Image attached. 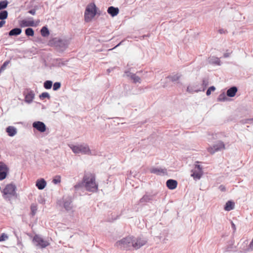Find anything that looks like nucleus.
I'll use <instances>...</instances> for the list:
<instances>
[{
  "label": "nucleus",
  "mask_w": 253,
  "mask_h": 253,
  "mask_svg": "<svg viewBox=\"0 0 253 253\" xmlns=\"http://www.w3.org/2000/svg\"><path fill=\"white\" fill-rule=\"evenodd\" d=\"M83 183L86 189L89 191L95 192L98 189L95 175L93 173H86L84 177Z\"/></svg>",
  "instance_id": "f257e3e1"
},
{
  "label": "nucleus",
  "mask_w": 253,
  "mask_h": 253,
  "mask_svg": "<svg viewBox=\"0 0 253 253\" xmlns=\"http://www.w3.org/2000/svg\"><path fill=\"white\" fill-rule=\"evenodd\" d=\"M69 147L72 151L76 154L81 153L88 155H95L96 152L95 150H91L89 146L86 144H81L78 145L70 144Z\"/></svg>",
  "instance_id": "f03ea898"
},
{
  "label": "nucleus",
  "mask_w": 253,
  "mask_h": 253,
  "mask_svg": "<svg viewBox=\"0 0 253 253\" xmlns=\"http://www.w3.org/2000/svg\"><path fill=\"white\" fill-rule=\"evenodd\" d=\"M97 14V8L94 3L88 4L85 8L84 18L85 22H90Z\"/></svg>",
  "instance_id": "7ed1b4c3"
},
{
  "label": "nucleus",
  "mask_w": 253,
  "mask_h": 253,
  "mask_svg": "<svg viewBox=\"0 0 253 253\" xmlns=\"http://www.w3.org/2000/svg\"><path fill=\"white\" fill-rule=\"evenodd\" d=\"M16 186L15 184L9 183L7 184L1 191L3 198L8 201H10L13 197H16Z\"/></svg>",
  "instance_id": "20e7f679"
},
{
  "label": "nucleus",
  "mask_w": 253,
  "mask_h": 253,
  "mask_svg": "<svg viewBox=\"0 0 253 253\" xmlns=\"http://www.w3.org/2000/svg\"><path fill=\"white\" fill-rule=\"evenodd\" d=\"M70 43L69 40L59 39L58 38H54L49 41V44L51 45L55 46L60 51L65 50Z\"/></svg>",
  "instance_id": "39448f33"
},
{
  "label": "nucleus",
  "mask_w": 253,
  "mask_h": 253,
  "mask_svg": "<svg viewBox=\"0 0 253 253\" xmlns=\"http://www.w3.org/2000/svg\"><path fill=\"white\" fill-rule=\"evenodd\" d=\"M132 236H127L116 242V246L120 249L129 250L132 247Z\"/></svg>",
  "instance_id": "423d86ee"
},
{
  "label": "nucleus",
  "mask_w": 253,
  "mask_h": 253,
  "mask_svg": "<svg viewBox=\"0 0 253 253\" xmlns=\"http://www.w3.org/2000/svg\"><path fill=\"white\" fill-rule=\"evenodd\" d=\"M34 244L40 248H45L50 245L49 242L39 235H36L33 240Z\"/></svg>",
  "instance_id": "0eeeda50"
},
{
  "label": "nucleus",
  "mask_w": 253,
  "mask_h": 253,
  "mask_svg": "<svg viewBox=\"0 0 253 253\" xmlns=\"http://www.w3.org/2000/svg\"><path fill=\"white\" fill-rule=\"evenodd\" d=\"M147 243V240L143 237H132V247L135 249H138L145 245Z\"/></svg>",
  "instance_id": "6e6552de"
},
{
  "label": "nucleus",
  "mask_w": 253,
  "mask_h": 253,
  "mask_svg": "<svg viewBox=\"0 0 253 253\" xmlns=\"http://www.w3.org/2000/svg\"><path fill=\"white\" fill-rule=\"evenodd\" d=\"M191 176L194 178L199 179L203 175L202 168L200 165H196L195 169L192 170Z\"/></svg>",
  "instance_id": "1a4fd4ad"
},
{
  "label": "nucleus",
  "mask_w": 253,
  "mask_h": 253,
  "mask_svg": "<svg viewBox=\"0 0 253 253\" xmlns=\"http://www.w3.org/2000/svg\"><path fill=\"white\" fill-rule=\"evenodd\" d=\"M150 172L152 173L161 176L168 174L167 170L161 168H153L150 169Z\"/></svg>",
  "instance_id": "9d476101"
},
{
  "label": "nucleus",
  "mask_w": 253,
  "mask_h": 253,
  "mask_svg": "<svg viewBox=\"0 0 253 253\" xmlns=\"http://www.w3.org/2000/svg\"><path fill=\"white\" fill-rule=\"evenodd\" d=\"M33 126L41 132H43L46 130V126L45 124L40 121L34 122L33 124Z\"/></svg>",
  "instance_id": "9b49d317"
},
{
  "label": "nucleus",
  "mask_w": 253,
  "mask_h": 253,
  "mask_svg": "<svg viewBox=\"0 0 253 253\" xmlns=\"http://www.w3.org/2000/svg\"><path fill=\"white\" fill-rule=\"evenodd\" d=\"M46 182L43 178H40L37 180L36 185L39 190L43 189L46 186Z\"/></svg>",
  "instance_id": "f8f14e48"
},
{
  "label": "nucleus",
  "mask_w": 253,
  "mask_h": 253,
  "mask_svg": "<svg viewBox=\"0 0 253 253\" xmlns=\"http://www.w3.org/2000/svg\"><path fill=\"white\" fill-rule=\"evenodd\" d=\"M107 12L112 17H114L119 14V9L118 7H115L112 6L108 7Z\"/></svg>",
  "instance_id": "ddd939ff"
},
{
  "label": "nucleus",
  "mask_w": 253,
  "mask_h": 253,
  "mask_svg": "<svg viewBox=\"0 0 253 253\" xmlns=\"http://www.w3.org/2000/svg\"><path fill=\"white\" fill-rule=\"evenodd\" d=\"M21 25L23 27L34 26V22L33 20H23L21 22Z\"/></svg>",
  "instance_id": "4468645a"
},
{
  "label": "nucleus",
  "mask_w": 253,
  "mask_h": 253,
  "mask_svg": "<svg viewBox=\"0 0 253 253\" xmlns=\"http://www.w3.org/2000/svg\"><path fill=\"white\" fill-rule=\"evenodd\" d=\"M174 81V79L172 76H169L165 78L164 82V86L166 87L170 84L172 85Z\"/></svg>",
  "instance_id": "2eb2a0df"
},
{
  "label": "nucleus",
  "mask_w": 253,
  "mask_h": 253,
  "mask_svg": "<svg viewBox=\"0 0 253 253\" xmlns=\"http://www.w3.org/2000/svg\"><path fill=\"white\" fill-rule=\"evenodd\" d=\"M237 91V88L233 86L229 88L227 91V95L229 97H234Z\"/></svg>",
  "instance_id": "dca6fc26"
},
{
  "label": "nucleus",
  "mask_w": 253,
  "mask_h": 253,
  "mask_svg": "<svg viewBox=\"0 0 253 253\" xmlns=\"http://www.w3.org/2000/svg\"><path fill=\"white\" fill-rule=\"evenodd\" d=\"M235 204L233 202L228 201L224 207V210L226 211H230L234 208Z\"/></svg>",
  "instance_id": "f3484780"
},
{
  "label": "nucleus",
  "mask_w": 253,
  "mask_h": 253,
  "mask_svg": "<svg viewBox=\"0 0 253 253\" xmlns=\"http://www.w3.org/2000/svg\"><path fill=\"white\" fill-rule=\"evenodd\" d=\"M6 132L8 133L9 136H13L17 132L16 129L12 126H9L6 128Z\"/></svg>",
  "instance_id": "a211bd4d"
},
{
  "label": "nucleus",
  "mask_w": 253,
  "mask_h": 253,
  "mask_svg": "<svg viewBox=\"0 0 253 253\" xmlns=\"http://www.w3.org/2000/svg\"><path fill=\"white\" fill-rule=\"evenodd\" d=\"M214 149L216 152L223 150L225 149V145L222 141H219L217 144L213 145Z\"/></svg>",
  "instance_id": "6ab92c4d"
},
{
  "label": "nucleus",
  "mask_w": 253,
  "mask_h": 253,
  "mask_svg": "<svg viewBox=\"0 0 253 253\" xmlns=\"http://www.w3.org/2000/svg\"><path fill=\"white\" fill-rule=\"evenodd\" d=\"M64 207L67 211H70L72 208V201L70 199L64 201Z\"/></svg>",
  "instance_id": "aec40b11"
},
{
  "label": "nucleus",
  "mask_w": 253,
  "mask_h": 253,
  "mask_svg": "<svg viewBox=\"0 0 253 253\" xmlns=\"http://www.w3.org/2000/svg\"><path fill=\"white\" fill-rule=\"evenodd\" d=\"M22 32V30L20 28H14L12 29L10 32H9V35L10 36H17L20 35Z\"/></svg>",
  "instance_id": "412c9836"
},
{
  "label": "nucleus",
  "mask_w": 253,
  "mask_h": 253,
  "mask_svg": "<svg viewBox=\"0 0 253 253\" xmlns=\"http://www.w3.org/2000/svg\"><path fill=\"white\" fill-rule=\"evenodd\" d=\"M8 168L5 164L0 162V172L8 173Z\"/></svg>",
  "instance_id": "4be33fe9"
},
{
  "label": "nucleus",
  "mask_w": 253,
  "mask_h": 253,
  "mask_svg": "<svg viewBox=\"0 0 253 253\" xmlns=\"http://www.w3.org/2000/svg\"><path fill=\"white\" fill-rule=\"evenodd\" d=\"M34 98V94L32 92L28 93L25 96V101L28 103H31Z\"/></svg>",
  "instance_id": "5701e85b"
},
{
  "label": "nucleus",
  "mask_w": 253,
  "mask_h": 253,
  "mask_svg": "<svg viewBox=\"0 0 253 253\" xmlns=\"http://www.w3.org/2000/svg\"><path fill=\"white\" fill-rule=\"evenodd\" d=\"M41 35L43 37H46L49 35V32L48 29L46 27H43L41 30Z\"/></svg>",
  "instance_id": "b1692460"
},
{
  "label": "nucleus",
  "mask_w": 253,
  "mask_h": 253,
  "mask_svg": "<svg viewBox=\"0 0 253 253\" xmlns=\"http://www.w3.org/2000/svg\"><path fill=\"white\" fill-rule=\"evenodd\" d=\"M167 186L170 189H174V180H168L167 181Z\"/></svg>",
  "instance_id": "393cba45"
},
{
  "label": "nucleus",
  "mask_w": 253,
  "mask_h": 253,
  "mask_svg": "<svg viewBox=\"0 0 253 253\" xmlns=\"http://www.w3.org/2000/svg\"><path fill=\"white\" fill-rule=\"evenodd\" d=\"M130 78L135 83H139L141 82V79L135 74H132L130 76Z\"/></svg>",
  "instance_id": "a878e982"
},
{
  "label": "nucleus",
  "mask_w": 253,
  "mask_h": 253,
  "mask_svg": "<svg viewBox=\"0 0 253 253\" xmlns=\"http://www.w3.org/2000/svg\"><path fill=\"white\" fill-rule=\"evenodd\" d=\"M8 16V12L6 10L0 12V19L4 20L7 18Z\"/></svg>",
  "instance_id": "bb28decb"
},
{
  "label": "nucleus",
  "mask_w": 253,
  "mask_h": 253,
  "mask_svg": "<svg viewBox=\"0 0 253 253\" xmlns=\"http://www.w3.org/2000/svg\"><path fill=\"white\" fill-rule=\"evenodd\" d=\"M25 34L28 36H33L34 35V31L33 29L28 28L26 29Z\"/></svg>",
  "instance_id": "cd10ccee"
},
{
  "label": "nucleus",
  "mask_w": 253,
  "mask_h": 253,
  "mask_svg": "<svg viewBox=\"0 0 253 253\" xmlns=\"http://www.w3.org/2000/svg\"><path fill=\"white\" fill-rule=\"evenodd\" d=\"M8 4V1L6 0L0 1V10L5 8Z\"/></svg>",
  "instance_id": "c85d7f7f"
},
{
  "label": "nucleus",
  "mask_w": 253,
  "mask_h": 253,
  "mask_svg": "<svg viewBox=\"0 0 253 253\" xmlns=\"http://www.w3.org/2000/svg\"><path fill=\"white\" fill-rule=\"evenodd\" d=\"M31 211L32 215H35L37 212V206L36 204H32L31 206Z\"/></svg>",
  "instance_id": "c756f323"
},
{
  "label": "nucleus",
  "mask_w": 253,
  "mask_h": 253,
  "mask_svg": "<svg viewBox=\"0 0 253 253\" xmlns=\"http://www.w3.org/2000/svg\"><path fill=\"white\" fill-rule=\"evenodd\" d=\"M61 176L60 175H56L52 180V182L55 184H57L58 183H60L61 182Z\"/></svg>",
  "instance_id": "7c9ffc66"
},
{
  "label": "nucleus",
  "mask_w": 253,
  "mask_h": 253,
  "mask_svg": "<svg viewBox=\"0 0 253 253\" xmlns=\"http://www.w3.org/2000/svg\"><path fill=\"white\" fill-rule=\"evenodd\" d=\"M52 82L51 81H46L44 83V87L46 89H50L52 86Z\"/></svg>",
  "instance_id": "2f4dec72"
},
{
  "label": "nucleus",
  "mask_w": 253,
  "mask_h": 253,
  "mask_svg": "<svg viewBox=\"0 0 253 253\" xmlns=\"http://www.w3.org/2000/svg\"><path fill=\"white\" fill-rule=\"evenodd\" d=\"M207 150L211 154H213L216 152L213 146L208 147Z\"/></svg>",
  "instance_id": "473e14b6"
},
{
  "label": "nucleus",
  "mask_w": 253,
  "mask_h": 253,
  "mask_svg": "<svg viewBox=\"0 0 253 253\" xmlns=\"http://www.w3.org/2000/svg\"><path fill=\"white\" fill-rule=\"evenodd\" d=\"M207 150L211 154H213L216 152L213 146L208 147Z\"/></svg>",
  "instance_id": "72a5a7b5"
},
{
  "label": "nucleus",
  "mask_w": 253,
  "mask_h": 253,
  "mask_svg": "<svg viewBox=\"0 0 253 253\" xmlns=\"http://www.w3.org/2000/svg\"><path fill=\"white\" fill-rule=\"evenodd\" d=\"M8 238V237L6 234L2 233L1 235L0 236V242L5 241Z\"/></svg>",
  "instance_id": "f704fd0d"
},
{
  "label": "nucleus",
  "mask_w": 253,
  "mask_h": 253,
  "mask_svg": "<svg viewBox=\"0 0 253 253\" xmlns=\"http://www.w3.org/2000/svg\"><path fill=\"white\" fill-rule=\"evenodd\" d=\"M215 89V88L213 86L210 87L207 91L206 94L208 96L210 95L211 94V92L214 91Z\"/></svg>",
  "instance_id": "c9c22d12"
},
{
  "label": "nucleus",
  "mask_w": 253,
  "mask_h": 253,
  "mask_svg": "<svg viewBox=\"0 0 253 253\" xmlns=\"http://www.w3.org/2000/svg\"><path fill=\"white\" fill-rule=\"evenodd\" d=\"M60 86L61 84L60 83L56 82L53 84V89L54 90H57L60 87Z\"/></svg>",
  "instance_id": "e433bc0d"
},
{
  "label": "nucleus",
  "mask_w": 253,
  "mask_h": 253,
  "mask_svg": "<svg viewBox=\"0 0 253 253\" xmlns=\"http://www.w3.org/2000/svg\"><path fill=\"white\" fill-rule=\"evenodd\" d=\"M9 61H5L2 66L0 68V73L4 71L6 68V67L7 66V65L9 64Z\"/></svg>",
  "instance_id": "4c0bfd02"
},
{
  "label": "nucleus",
  "mask_w": 253,
  "mask_h": 253,
  "mask_svg": "<svg viewBox=\"0 0 253 253\" xmlns=\"http://www.w3.org/2000/svg\"><path fill=\"white\" fill-rule=\"evenodd\" d=\"M40 97L41 98H49L50 97V95L47 92H43L41 94V95H40Z\"/></svg>",
  "instance_id": "58836bf2"
},
{
  "label": "nucleus",
  "mask_w": 253,
  "mask_h": 253,
  "mask_svg": "<svg viewBox=\"0 0 253 253\" xmlns=\"http://www.w3.org/2000/svg\"><path fill=\"white\" fill-rule=\"evenodd\" d=\"M7 173L0 172V180H2L6 178Z\"/></svg>",
  "instance_id": "ea45409f"
},
{
  "label": "nucleus",
  "mask_w": 253,
  "mask_h": 253,
  "mask_svg": "<svg viewBox=\"0 0 253 253\" xmlns=\"http://www.w3.org/2000/svg\"><path fill=\"white\" fill-rule=\"evenodd\" d=\"M218 33L220 34H225L227 33V31L224 29H221L218 31Z\"/></svg>",
  "instance_id": "a19ab883"
},
{
  "label": "nucleus",
  "mask_w": 253,
  "mask_h": 253,
  "mask_svg": "<svg viewBox=\"0 0 253 253\" xmlns=\"http://www.w3.org/2000/svg\"><path fill=\"white\" fill-rule=\"evenodd\" d=\"M36 10L35 9H31L28 11V13L31 14L32 15H35L36 14Z\"/></svg>",
  "instance_id": "79ce46f5"
},
{
  "label": "nucleus",
  "mask_w": 253,
  "mask_h": 253,
  "mask_svg": "<svg viewBox=\"0 0 253 253\" xmlns=\"http://www.w3.org/2000/svg\"><path fill=\"white\" fill-rule=\"evenodd\" d=\"M5 23V21H4L3 20H2L0 22V28H1Z\"/></svg>",
  "instance_id": "37998d69"
},
{
  "label": "nucleus",
  "mask_w": 253,
  "mask_h": 253,
  "mask_svg": "<svg viewBox=\"0 0 253 253\" xmlns=\"http://www.w3.org/2000/svg\"><path fill=\"white\" fill-rule=\"evenodd\" d=\"M214 62L217 64V65H219L220 64V60L219 58H215V61H214Z\"/></svg>",
  "instance_id": "c03bdc74"
},
{
  "label": "nucleus",
  "mask_w": 253,
  "mask_h": 253,
  "mask_svg": "<svg viewBox=\"0 0 253 253\" xmlns=\"http://www.w3.org/2000/svg\"><path fill=\"white\" fill-rule=\"evenodd\" d=\"M219 189H220V190H221V191H225V187L224 186H222V185L220 186V187H219Z\"/></svg>",
  "instance_id": "a18cd8bd"
},
{
  "label": "nucleus",
  "mask_w": 253,
  "mask_h": 253,
  "mask_svg": "<svg viewBox=\"0 0 253 253\" xmlns=\"http://www.w3.org/2000/svg\"><path fill=\"white\" fill-rule=\"evenodd\" d=\"M203 84L205 86V87L207 85L208 83L206 81L204 80L203 82Z\"/></svg>",
  "instance_id": "49530a36"
},
{
  "label": "nucleus",
  "mask_w": 253,
  "mask_h": 253,
  "mask_svg": "<svg viewBox=\"0 0 253 253\" xmlns=\"http://www.w3.org/2000/svg\"><path fill=\"white\" fill-rule=\"evenodd\" d=\"M232 228L234 230H236L235 225L233 222H232Z\"/></svg>",
  "instance_id": "de8ad7c7"
},
{
  "label": "nucleus",
  "mask_w": 253,
  "mask_h": 253,
  "mask_svg": "<svg viewBox=\"0 0 253 253\" xmlns=\"http://www.w3.org/2000/svg\"><path fill=\"white\" fill-rule=\"evenodd\" d=\"M228 56H229V55H228V54H227V53H225V54H224V57H228Z\"/></svg>",
  "instance_id": "09e8293b"
},
{
  "label": "nucleus",
  "mask_w": 253,
  "mask_h": 253,
  "mask_svg": "<svg viewBox=\"0 0 253 253\" xmlns=\"http://www.w3.org/2000/svg\"><path fill=\"white\" fill-rule=\"evenodd\" d=\"M177 181L175 180V188L176 187V186H177Z\"/></svg>",
  "instance_id": "8fccbe9b"
},
{
  "label": "nucleus",
  "mask_w": 253,
  "mask_h": 253,
  "mask_svg": "<svg viewBox=\"0 0 253 253\" xmlns=\"http://www.w3.org/2000/svg\"><path fill=\"white\" fill-rule=\"evenodd\" d=\"M120 44H121V42H120V43H119L118 44H117V45H116L114 48H115V47H116L118 46L119 45H120Z\"/></svg>",
  "instance_id": "3c124183"
},
{
  "label": "nucleus",
  "mask_w": 253,
  "mask_h": 253,
  "mask_svg": "<svg viewBox=\"0 0 253 253\" xmlns=\"http://www.w3.org/2000/svg\"><path fill=\"white\" fill-rule=\"evenodd\" d=\"M145 197H144L141 199V200H143V199H145Z\"/></svg>",
  "instance_id": "603ef678"
}]
</instances>
